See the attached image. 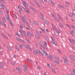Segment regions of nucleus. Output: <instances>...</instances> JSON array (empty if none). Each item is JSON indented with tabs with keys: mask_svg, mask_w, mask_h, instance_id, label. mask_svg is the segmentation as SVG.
Instances as JSON below:
<instances>
[{
	"mask_svg": "<svg viewBox=\"0 0 75 75\" xmlns=\"http://www.w3.org/2000/svg\"><path fill=\"white\" fill-rule=\"evenodd\" d=\"M39 52L40 54L42 55L43 56H44V55H45V56H47V55H48V53L46 52H45V50H42V53L40 51H39Z\"/></svg>",
	"mask_w": 75,
	"mask_h": 75,
	"instance_id": "f257e3e1",
	"label": "nucleus"
},
{
	"mask_svg": "<svg viewBox=\"0 0 75 75\" xmlns=\"http://www.w3.org/2000/svg\"><path fill=\"white\" fill-rule=\"evenodd\" d=\"M27 34L29 38H31V36H34V34L31 33L30 32H27Z\"/></svg>",
	"mask_w": 75,
	"mask_h": 75,
	"instance_id": "f03ea898",
	"label": "nucleus"
},
{
	"mask_svg": "<svg viewBox=\"0 0 75 75\" xmlns=\"http://www.w3.org/2000/svg\"><path fill=\"white\" fill-rule=\"evenodd\" d=\"M6 13L7 14L6 18L7 20L9 21L10 20V18L9 17V14H8V10H6Z\"/></svg>",
	"mask_w": 75,
	"mask_h": 75,
	"instance_id": "7ed1b4c3",
	"label": "nucleus"
},
{
	"mask_svg": "<svg viewBox=\"0 0 75 75\" xmlns=\"http://www.w3.org/2000/svg\"><path fill=\"white\" fill-rule=\"evenodd\" d=\"M54 62L57 64H59V60L57 58V57H54Z\"/></svg>",
	"mask_w": 75,
	"mask_h": 75,
	"instance_id": "20e7f679",
	"label": "nucleus"
},
{
	"mask_svg": "<svg viewBox=\"0 0 75 75\" xmlns=\"http://www.w3.org/2000/svg\"><path fill=\"white\" fill-rule=\"evenodd\" d=\"M40 34L38 31H36L35 37L37 38L38 39L40 38Z\"/></svg>",
	"mask_w": 75,
	"mask_h": 75,
	"instance_id": "39448f33",
	"label": "nucleus"
},
{
	"mask_svg": "<svg viewBox=\"0 0 75 75\" xmlns=\"http://www.w3.org/2000/svg\"><path fill=\"white\" fill-rule=\"evenodd\" d=\"M0 6H1V9L6 10V7L5 6H3V3H0Z\"/></svg>",
	"mask_w": 75,
	"mask_h": 75,
	"instance_id": "423d86ee",
	"label": "nucleus"
},
{
	"mask_svg": "<svg viewBox=\"0 0 75 75\" xmlns=\"http://www.w3.org/2000/svg\"><path fill=\"white\" fill-rule=\"evenodd\" d=\"M24 46L26 48H27V49H28L30 51H31L32 49L31 48V47H30L28 45H24Z\"/></svg>",
	"mask_w": 75,
	"mask_h": 75,
	"instance_id": "0eeeda50",
	"label": "nucleus"
},
{
	"mask_svg": "<svg viewBox=\"0 0 75 75\" xmlns=\"http://www.w3.org/2000/svg\"><path fill=\"white\" fill-rule=\"evenodd\" d=\"M15 34L16 35H17V36H18V37H21L23 36V35L21 33L19 34V33H18V32H16L15 33Z\"/></svg>",
	"mask_w": 75,
	"mask_h": 75,
	"instance_id": "6e6552de",
	"label": "nucleus"
},
{
	"mask_svg": "<svg viewBox=\"0 0 75 75\" xmlns=\"http://www.w3.org/2000/svg\"><path fill=\"white\" fill-rule=\"evenodd\" d=\"M39 51H40L38 50H35L34 51V53L35 55H37V54H39V53H40ZM38 52H39V53Z\"/></svg>",
	"mask_w": 75,
	"mask_h": 75,
	"instance_id": "1a4fd4ad",
	"label": "nucleus"
},
{
	"mask_svg": "<svg viewBox=\"0 0 75 75\" xmlns=\"http://www.w3.org/2000/svg\"><path fill=\"white\" fill-rule=\"evenodd\" d=\"M19 31L21 34H25V31H24L23 30H20Z\"/></svg>",
	"mask_w": 75,
	"mask_h": 75,
	"instance_id": "9d476101",
	"label": "nucleus"
},
{
	"mask_svg": "<svg viewBox=\"0 0 75 75\" xmlns=\"http://www.w3.org/2000/svg\"><path fill=\"white\" fill-rule=\"evenodd\" d=\"M25 27V25L24 23H22L21 25L20 26V28L21 30H22L23 29V27Z\"/></svg>",
	"mask_w": 75,
	"mask_h": 75,
	"instance_id": "9b49d317",
	"label": "nucleus"
},
{
	"mask_svg": "<svg viewBox=\"0 0 75 75\" xmlns=\"http://www.w3.org/2000/svg\"><path fill=\"white\" fill-rule=\"evenodd\" d=\"M57 6L59 8H64L63 5L60 4H58Z\"/></svg>",
	"mask_w": 75,
	"mask_h": 75,
	"instance_id": "f8f14e48",
	"label": "nucleus"
},
{
	"mask_svg": "<svg viewBox=\"0 0 75 75\" xmlns=\"http://www.w3.org/2000/svg\"><path fill=\"white\" fill-rule=\"evenodd\" d=\"M5 64L4 62H3L1 64V66H0V68H3V67L4 66Z\"/></svg>",
	"mask_w": 75,
	"mask_h": 75,
	"instance_id": "ddd939ff",
	"label": "nucleus"
},
{
	"mask_svg": "<svg viewBox=\"0 0 75 75\" xmlns=\"http://www.w3.org/2000/svg\"><path fill=\"white\" fill-rule=\"evenodd\" d=\"M56 32L57 33V34H58V35H59V33H61V31H60L58 29H56Z\"/></svg>",
	"mask_w": 75,
	"mask_h": 75,
	"instance_id": "4468645a",
	"label": "nucleus"
},
{
	"mask_svg": "<svg viewBox=\"0 0 75 75\" xmlns=\"http://www.w3.org/2000/svg\"><path fill=\"white\" fill-rule=\"evenodd\" d=\"M39 44L41 47H42V44H43V42L42 40H40L39 42Z\"/></svg>",
	"mask_w": 75,
	"mask_h": 75,
	"instance_id": "2eb2a0df",
	"label": "nucleus"
},
{
	"mask_svg": "<svg viewBox=\"0 0 75 75\" xmlns=\"http://www.w3.org/2000/svg\"><path fill=\"white\" fill-rule=\"evenodd\" d=\"M52 28L54 30H56L57 28L56 27V26H54V25L52 24Z\"/></svg>",
	"mask_w": 75,
	"mask_h": 75,
	"instance_id": "dca6fc26",
	"label": "nucleus"
},
{
	"mask_svg": "<svg viewBox=\"0 0 75 75\" xmlns=\"http://www.w3.org/2000/svg\"><path fill=\"white\" fill-rule=\"evenodd\" d=\"M40 18L42 20H44V16H43L42 13H40Z\"/></svg>",
	"mask_w": 75,
	"mask_h": 75,
	"instance_id": "f3484780",
	"label": "nucleus"
},
{
	"mask_svg": "<svg viewBox=\"0 0 75 75\" xmlns=\"http://www.w3.org/2000/svg\"><path fill=\"white\" fill-rule=\"evenodd\" d=\"M2 20L3 21H4V22H5V23H6V20L5 17L3 16L2 17Z\"/></svg>",
	"mask_w": 75,
	"mask_h": 75,
	"instance_id": "a211bd4d",
	"label": "nucleus"
},
{
	"mask_svg": "<svg viewBox=\"0 0 75 75\" xmlns=\"http://www.w3.org/2000/svg\"><path fill=\"white\" fill-rule=\"evenodd\" d=\"M21 1H22V3H23V6H26V3L25 2H24V0H21Z\"/></svg>",
	"mask_w": 75,
	"mask_h": 75,
	"instance_id": "6ab92c4d",
	"label": "nucleus"
},
{
	"mask_svg": "<svg viewBox=\"0 0 75 75\" xmlns=\"http://www.w3.org/2000/svg\"><path fill=\"white\" fill-rule=\"evenodd\" d=\"M59 26L60 27H62V28H64V26L61 23H59Z\"/></svg>",
	"mask_w": 75,
	"mask_h": 75,
	"instance_id": "aec40b11",
	"label": "nucleus"
},
{
	"mask_svg": "<svg viewBox=\"0 0 75 75\" xmlns=\"http://www.w3.org/2000/svg\"><path fill=\"white\" fill-rule=\"evenodd\" d=\"M64 60L65 64L66 65H68V61L67 59H66V60Z\"/></svg>",
	"mask_w": 75,
	"mask_h": 75,
	"instance_id": "412c9836",
	"label": "nucleus"
},
{
	"mask_svg": "<svg viewBox=\"0 0 75 75\" xmlns=\"http://www.w3.org/2000/svg\"><path fill=\"white\" fill-rule=\"evenodd\" d=\"M20 42H22L23 44L25 42L24 40H23L22 39H20Z\"/></svg>",
	"mask_w": 75,
	"mask_h": 75,
	"instance_id": "4be33fe9",
	"label": "nucleus"
},
{
	"mask_svg": "<svg viewBox=\"0 0 75 75\" xmlns=\"http://www.w3.org/2000/svg\"><path fill=\"white\" fill-rule=\"evenodd\" d=\"M19 47L21 49H22L23 48V45H19Z\"/></svg>",
	"mask_w": 75,
	"mask_h": 75,
	"instance_id": "5701e85b",
	"label": "nucleus"
},
{
	"mask_svg": "<svg viewBox=\"0 0 75 75\" xmlns=\"http://www.w3.org/2000/svg\"><path fill=\"white\" fill-rule=\"evenodd\" d=\"M69 57L71 59H72V60H74V57L72 56L71 55H69Z\"/></svg>",
	"mask_w": 75,
	"mask_h": 75,
	"instance_id": "b1692460",
	"label": "nucleus"
},
{
	"mask_svg": "<svg viewBox=\"0 0 75 75\" xmlns=\"http://www.w3.org/2000/svg\"><path fill=\"white\" fill-rule=\"evenodd\" d=\"M51 71L53 73H55V70L54 68H52Z\"/></svg>",
	"mask_w": 75,
	"mask_h": 75,
	"instance_id": "393cba45",
	"label": "nucleus"
},
{
	"mask_svg": "<svg viewBox=\"0 0 75 75\" xmlns=\"http://www.w3.org/2000/svg\"><path fill=\"white\" fill-rule=\"evenodd\" d=\"M2 24L4 26V27H7V25H6V24H5V23L4 22H1Z\"/></svg>",
	"mask_w": 75,
	"mask_h": 75,
	"instance_id": "a878e982",
	"label": "nucleus"
},
{
	"mask_svg": "<svg viewBox=\"0 0 75 75\" xmlns=\"http://www.w3.org/2000/svg\"><path fill=\"white\" fill-rule=\"evenodd\" d=\"M50 58L49 59L50 60H51V61H52V59H53L52 58V56L51 54H50Z\"/></svg>",
	"mask_w": 75,
	"mask_h": 75,
	"instance_id": "bb28decb",
	"label": "nucleus"
},
{
	"mask_svg": "<svg viewBox=\"0 0 75 75\" xmlns=\"http://www.w3.org/2000/svg\"><path fill=\"white\" fill-rule=\"evenodd\" d=\"M57 51L58 52H59V54H62V52H61V50H59V49H57Z\"/></svg>",
	"mask_w": 75,
	"mask_h": 75,
	"instance_id": "cd10ccee",
	"label": "nucleus"
},
{
	"mask_svg": "<svg viewBox=\"0 0 75 75\" xmlns=\"http://www.w3.org/2000/svg\"><path fill=\"white\" fill-rule=\"evenodd\" d=\"M17 69V71H18L20 73L21 72V69H20V68H18V67H17L16 68Z\"/></svg>",
	"mask_w": 75,
	"mask_h": 75,
	"instance_id": "c85d7f7f",
	"label": "nucleus"
},
{
	"mask_svg": "<svg viewBox=\"0 0 75 75\" xmlns=\"http://www.w3.org/2000/svg\"><path fill=\"white\" fill-rule=\"evenodd\" d=\"M59 18L60 20H61V21H62L63 20V19L61 17V16H60L58 17Z\"/></svg>",
	"mask_w": 75,
	"mask_h": 75,
	"instance_id": "c756f323",
	"label": "nucleus"
},
{
	"mask_svg": "<svg viewBox=\"0 0 75 75\" xmlns=\"http://www.w3.org/2000/svg\"><path fill=\"white\" fill-rule=\"evenodd\" d=\"M22 20L23 23H26L27 21H25V19H22Z\"/></svg>",
	"mask_w": 75,
	"mask_h": 75,
	"instance_id": "7c9ffc66",
	"label": "nucleus"
},
{
	"mask_svg": "<svg viewBox=\"0 0 75 75\" xmlns=\"http://www.w3.org/2000/svg\"><path fill=\"white\" fill-rule=\"evenodd\" d=\"M45 22L47 24H49V23L47 20H45Z\"/></svg>",
	"mask_w": 75,
	"mask_h": 75,
	"instance_id": "2f4dec72",
	"label": "nucleus"
},
{
	"mask_svg": "<svg viewBox=\"0 0 75 75\" xmlns=\"http://www.w3.org/2000/svg\"><path fill=\"white\" fill-rule=\"evenodd\" d=\"M26 23L28 27H30V25L29 24V23H28V21H26Z\"/></svg>",
	"mask_w": 75,
	"mask_h": 75,
	"instance_id": "473e14b6",
	"label": "nucleus"
},
{
	"mask_svg": "<svg viewBox=\"0 0 75 75\" xmlns=\"http://www.w3.org/2000/svg\"><path fill=\"white\" fill-rule=\"evenodd\" d=\"M70 33L71 34H74V32L73 30H70Z\"/></svg>",
	"mask_w": 75,
	"mask_h": 75,
	"instance_id": "72a5a7b5",
	"label": "nucleus"
},
{
	"mask_svg": "<svg viewBox=\"0 0 75 75\" xmlns=\"http://www.w3.org/2000/svg\"><path fill=\"white\" fill-rule=\"evenodd\" d=\"M24 11H25V12H26V13H29L30 12H29V11L28 10H24Z\"/></svg>",
	"mask_w": 75,
	"mask_h": 75,
	"instance_id": "f704fd0d",
	"label": "nucleus"
},
{
	"mask_svg": "<svg viewBox=\"0 0 75 75\" xmlns=\"http://www.w3.org/2000/svg\"><path fill=\"white\" fill-rule=\"evenodd\" d=\"M16 40L18 41V42H20V39H19V38H16Z\"/></svg>",
	"mask_w": 75,
	"mask_h": 75,
	"instance_id": "c9c22d12",
	"label": "nucleus"
},
{
	"mask_svg": "<svg viewBox=\"0 0 75 75\" xmlns=\"http://www.w3.org/2000/svg\"><path fill=\"white\" fill-rule=\"evenodd\" d=\"M34 1L35 3V4H36V5H37V6L38 5V4H38V2L36 1V0H34Z\"/></svg>",
	"mask_w": 75,
	"mask_h": 75,
	"instance_id": "e433bc0d",
	"label": "nucleus"
},
{
	"mask_svg": "<svg viewBox=\"0 0 75 75\" xmlns=\"http://www.w3.org/2000/svg\"><path fill=\"white\" fill-rule=\"evenodd\" d=\"M54 21H56L57 22H58V19L57 18H54Z\"/></svg>",
	"mask_w": 75,
	"mask_h": 75,
	"instance_id": "4c0bfd02",
	"label": "nucleus"
},
{
	"mask_svg": "<svg viewBox=\"0 0 75 75\" xmlns=\"http://www.w3.org/2000/svg\"><path fill=\"white\" fill-rule=\"evenodd\" d=\"M46 45H44V44L43 45L42 47H43V49H45V47H46Z\"/></svg>",
	"mask_w": 75,
	"mask_h": 75,
	"instance_id": "58836bf2",
	"label": "nucleus"
},
{
	"mask_svg": "<svg viewBox=\"0 0 75 75\" xmlns=\"http://www.w3.org/2000/svg\"><path fill=\"white\" fill-rule=\"evenodd\" d=\"M47 65L48 68H51V67L50 66L49 63H47Z\"/></svg>",
	"mask_w": 75,
	"mask_h": 75,
	"instance_id": "ea45409f",
	"label": "nucleus"
},
{
	"mask_svg": "<svg viewBox=\"0 0 75 75\" xmlns=\"http://www.w3.org/2000/svg\"><path fill=\"white\" fill-rule=\"evenodd\" d=\"M63 58H64V60H65L66 59H67V56H63Z\"/></svg>",
	"mask_w": 75,
	"mask_h": 75,
	"instance_id": "a19ab883",
	"label": "nucleus"
},
{
	"mask_svg": "<svg viewBox=\"0 0 75 75\" xmlns=\"http://www.w3.org/2000/svg\"><path fill=\"white\" fill-rule=\"evenodd\" d=\"M26 6H28V4H27V3H26V6H25V8L26 9H28V8L27 7H26Z\"/></svg>",
	"mask_w": 75,
	"mask_h": 75,
	"instance_id": "79ce46f5",
	"label": "nucleus"
},
{
	"mask_svg": "<svg viewBox=\"0 0 75 75\" xmlns=\"http://www.w3.org/2000/svg\"><path fill=\"white\" fill-rule=\"evenodd\" d=\"M13 17H14V19H15V20H16V19H17V16H16V14H13Z\"/></svg>",
	"mask_w": 75,
	"mask_h": 75,
	"instance_id": "37998d69",
	"label": "nucleus"
},
{
	"mask_svg": "<svg viewBox=\"0 0 75 75\" xmlns=\"http://www.w3.org/2000/svg\"><path fill=\"white\" fill-rule=\"evenodd\" d=\"M52 16L54 18H55V15L54 13H52Z\"/></svg>",
	"mask_w": 75,
	"mask_h": 75,
	"instance_id": "c03bdc74",
	"label": "nucleus"
},
{
	"mask_svg": "<svg viewBox=\"0 0 75 75\" xmlns=\"http://www.w3.org/2000/svg\"><path fill=\"white\" fill-rule=\"evenodd\" d=\"M22 19H26V17L25 16V15H23V17H22Z\"/></svg>",
	"mask_w": 75,
	"mask_h": 75,
	"instance_id": "a18cd8bd",
	"label": "nucleus"
},
{
	"mask_svg": "<svg viewBox=\"0 0 75 75\" xmlns=\"http://www.w3.org/2000/svg\"><path fill=\"white\" fill-rule=\"evenodd\" d=\"M25 40H26V41H27V42H30V40H29L27 38H25Z\"/></svg>",
	"mask_w": 75,
	"mask_h": 75,
	"instance_id": "49530a36",
	"label": "nucleus"
},
{
	"mask_svg": "<svg viewBox=\"0 0 75 75\" xmlns=\"http://www.w3.org/2000/svg\"><path fill=\"white\" fill-rule=\"evenodd\" d=\"M29 8L30 9H31V10H34V9L33 7L31 6H30L29 7Z\"/></svg>",
	"mask_w": 75,
	"mask_h": 75,
	"instance_id": "de8ad7c7",
	"label": "nucleus"
},
{
	"mask_svg": "<svg viewBox=\"0 0 75 75\" xmlns=\"http://www.w3.org/2000/svg\"><path fill=\"white\" fill-rule=\"evenodd\" d=\"M26 28L28 30H30V27H26Z\"/></svg>",
	"mask_w": 75,
	"mask_h": 75,
	"instance_id": "09e8293b",
	"label": "nucleus"
},
{
	"mask_svg": "<svg viewBox=\"0 0 75 75\" xmlns=\"http://www.w3.org/2000/svg\"><path fill=\"white\" fill-rule=\"evenodd\" d=\"M4 38H6V39H8V37H7V36H6L5 35L4 36Z\"/></svg>",
	"mask_w": 75,
	"mask_h": 75,
	"instance_id": "8fccbe9b",
	"label": "nucleus"
},
{
	"mask_svg": "<svg viewBox=\"0 0 75 75\" xmlns=\"http://www.w3.org/2000/svg\"><path fill=\"white\" fill-rule=\"evenodd\" d=\"M23 67L24 69L27 68V66H26V65H24L23 66Z\"/></svg>",
	"mask_w": 75,
	"mask_h": 75,
	"instance_id": "3c124183",
	"label": "nucleus"
},
{
	"mask_svg": "<svg viewBox=\"0 0 75 75\" xmlns=\"http://www.w3.org/2000/svg\"><path fill=\"white\" fill-rule=\"evenodd\" d=\"M18 12L20 14H21V10H19Z\"/></svg>",
	"mask_w": 75,
	"mask_h": 75,
	"instance_id": "603ef678",
	"label": "nucleus"
},
{
	"mask_svg": "<svg viewBox=\"0 0 75 75\" xmlns=\"http://www.w3.org/2000/svg\"><path fill=\"white\" fill-rule=\"evenodd\" d=\"M69 16L70 17H72L73 16L71 14H70V13L69 14Z\"/></svg>",
	"mask_w": 75,
	"mask_h": 75,
	"instance_id": "864d4df0",
	"label": "nucleus"
},
{
	"mask_svg": "<svg viewBox=\"0 0 75 75\" xmlns=\"http://www.w3.org/2000/svg\"><path fill=\"white\" fill-rule=\"evenodd\" d=\"M33 11H34V12L35 13H37V11H38L37 10H33Z\"/></svg>",
	"mask_w": 75,
	"mask_h": 75,
	"instance_id": "5fc2aeb1",
	"label": "nucleus"
},
{
	"mask_svg": "<svg viewBox=\"0 0 75 75\" xmlns=\"http://www.w3.org/2000/svg\"><path fill=\"white\" fill-rule=\"evenodd\" d=\"M51 4H52V6H54V3L52 2V1L50 3Z\"/></svg>",
	"mask_w": 75,
	"mask_h": 75,
	"instance_id": "6e6d98bb",
	"label": "nucleus"
},
{
	"mask_svg": "<svg viewBox=\"0 0 75 75\" xmlns=\"http://www.w3.org/2000/svg\"><path fill=\"white\" fill-rule=\"evenodd\" d=\"M42 31L43 33H45V30L44 29H43Z\"/></svg>",
	"mask_w": 75,
	"mask_h": 75,
	"instance_id": "4d7b16f0",
	"label": "nucleus"
},
{
	"mask_svg": "<svg viewBox=\"0 0 75 75\" xmlns=\"http://www.w3.org/2000/svg\"><path fill=\"white\" fill-rule=\"evenodd\" d=\"M30 62H32V61L31 60V59H27Z\"/></svg>",
	"mask_w": 75,
	"mask_h": 75,
	"instance_id": "13d9d810",
	"label": "nucleus"
},
{
	"mask_svg": "<svg viewBox=\"0 0 75 75\" xmlns=\"http://www.w3.org/2000/svg\"><path fill=\"white\" fill-rule=\"evenodd\" d=\"M7 48H8V50H11V49L10 48V47H9V46H8V47Z\"/></svg>",
	"mask_w": 75,
	"mask_h": 75,
	"instance_id": "bf43d9fd",
	"label": "nucleus"
},
{
	"mask_svg": "<svg viewBox=\"0 0 75 75\" xmlns=\"http://www.w3.org/2000/svg\"><path fill=\"white\" fill-rule=\"evenodd\" d=\"M75 26H74L73 25H71V27H72V28H74Z\"/></svg>",
	"mask_w": 75,
	"mask_h": 75,
	"instance_id": "052dcab7",
	"label": "nucleus"
},
{
	"mask_svg": "<svg viewBox=\"0 0 75 75\" xmlns=\"http://www.w3.org/2000/svg\"><path fill=\"white\" fill-rule=\"evenodd\" d=\"M65 3H66V4H68V5H69V4H69V2H65Z\"/></svg>",
	"mask_w": 75,
	"mask_h": 75,
	"instance_id": "680f3d73",
	"label": "nucleus"
},
{
	"mask_svg": "<svg viewBox=\"0 0 75 75\" xmlns=\"http://www.w3.org/2000/svg\"><path fill=\"white\" fill-rule=\"evenodd\" d=\"M1 35L2 36V37H4L5 36V35H4L3 33H1Z\"/></svg>",
	"mask_w": 75,
	"mask_h": 75,
	"instance_id": "e2e57ef3",
	"label": "nucleus"
},
{
	"mask_svg": "<svg viewBox=\"0 0 75 75\" xmlns=\"http://www.w3.org/2000/svg\"><path fill=\"white\" fill-rule=\"evenodd\" d=\"M46 31L48 33H50V30H48V29H46Z\"/></svg>",
	"mask_w": 75,
	"mask_h": 75,
	"instance_id": "0e129e2a",
	"label": "nucleus"
},
{
	"mask_svg": "<svg viewBox=\"0 0 75 75\" xmlns=\"http://www.w3.org/2000/svg\"><path fill=\"white\" fill-rule=\"evenodd\" d=\"M44 45H47V42H44Z\"/></svg>",
	"mask_w": 75,
	"mask_h": 75,
	"instance_id": "69168bd1",
	"label": "nucleus"
},
{
	"mask_svg": "<svg viewBox=\"0 0 75 75\" xmlns=\"http://www.w3.org/2000/svg\"><path fill=\"white\" fill-rule=\"evenodd\" d=\"M18 9H20V5H18Z\"/></svg>",
	"mask_w": 75,
	"mask_h": 75,
	"instance_id": "338daca9",
	"label": "nucleus"
},
{
	"mask_svg": "<svg viewBox=\"0 0 75 75\" xmlns=\"http://www.w3.org/2000/svg\"><path fill=\"white\" fill-rule=\"evenodd\" d=\"M69 75H75V74L72 73H71L70 74H69Z\"/></svg>",
	"mask_w": 75,
	"mask_h": 75,
	"instance_id": "774afa93",
	"label": "nucleus"
}]
</instances>
